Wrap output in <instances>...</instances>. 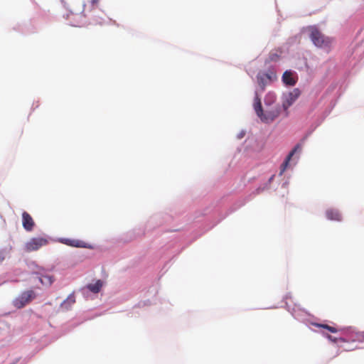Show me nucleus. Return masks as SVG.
<instances>
[{"label": "nucleus", "instance_id": "nucleus-1", "mask_svg": "<svg viewBox=\"0 0 364 364\" xmlns=\"http://www.w3.org/2000/svg\"><path fill=\"white\" fill-rule=\"evenodd\" d=\"M254 109L259 119L264 123H271L277 119L281 112L279 106H268L262 105L257 97L255 98Z\"/></svg>", "mask_w": 364, "mask_h": 364}, {"label": "nucleus", "instance_id": "nucleus-2", "mask_svg": "<svg viewBox=\"0 0 364 364\" xmlns=\"http://www.w3.org/2000/svg\"><path fill=\"white\" fill-rule=\"evenodd\" d=\"M308 32L312 43L318 48H328L331 47L333 39L326 36L316 26H309L305 28Z\"/></svg>", "mask_w": 364, "mask_h": 364}, {"label": "nucleus", "instance_id": "nucleus-3", "mask_svg": "<svg viewBox=\"0 0 364 364\" xmlns=\"http://www.w3.org/2000/svg\"><path fill=\"white\" fill-rule=\"evenodd\" d=\"M257 80L259 86L263 90L266 85L277 80V74L274 70L260 72L257 75Z\"/></svg>", "mask_w": 364, "mask_h": 364}, {"label": "nucleus", "instance_id": "nucleus-4", "mask_svg": "<svg viewBox=\"0 0 364 364\" xmlns=\"http://www.w3.org/2000/svg\"><path fill=\"white\" fill-rule=\"evenodd\" d=\"M35 296L36 294L32 290L23 291L14 300V305L16 308L21 309L26 304L30 302L32 299H33Z\"/></svg>", "mask_w": 364, "mask_h": 364}, {"label": "nucleus", "instance_id": "nucleus-5", "mask_svg": "<svg viewBox=\"0 0 364 364\" xmlns=\"http://www.w3.org/2000/svg\"><path fill=\"white\" fill-rule=\"evenodd\" d=\"M48 243L46 239L43 237H33L28 241L25 245L26 250L32 252L38 250L40 247L46 245Z\"/></svg>", "mask_w": 364, "mask_h": 364}, {"label": "nucleus", "instance_id": "nucleus-6", "mask_svg": "<svg viewBox=\"0 0 364 364\" xmlns=\"http://www.w3.org/2000/svg\"><path fill=\"white\" fill-rule=\"evenodd\" d=\"M300 95V91L299 89H294L291 92L284 95V100L282 102L283 108L287 110L290 106H291L294 102L298 99Z\"/></svg>", "mask_w": 364, "mask_h": 364}, {"label": "nucleus", "instance_id": "nucleus-7", "mask_svg": "<svg viewBox=\"0 0 364 364\" xmlns=\"http://www.w3.org/2000/svg\"><path fill=\"white\" fill-rule=\"evenodd\" d=\"M58 241L63 244L75 247H84V248H91L90 245H87L85 242L79 240H70L68 238H60Z\"/></svg>", "mask_w": 364, "mask_h": 364}, {"label": "nucleus", "instance_id": "nucleus-8", "mask_svg": "<svg viewBox=\"0 0 364 364\" xmlns=\"http://www.w3.org/2000/svg\"><path fill=\"white\" fill-rule=\"evenodd\" d=\"M22 225L23 228L28 232L31 231L34 227L33 220L27 212L22 213Z\"/></svg>", "mask_w": 364, "mask_h": 364}, {"label": "nucleus", "instance_id": "nucleus-9", "mask_svg": "<svg viewBox=\"0 0 364 364\" xmlns=\"http://www.w3.org/2000/svg\"><path fill=\"white\" fill-rule=\"evenodd\" d=\"M297 78L291 70H286L282 75V82L286 85L294 86L296 83Z\"/></svg>", "mask_w": 364, "mask_h": 364}, {"label": "nucleus", "instance_id": "nucleus-10", "mask_svg": "<svg viewBox=\"0 0 364 364\" xmlns=\"http://www.w3.org/2000/svg\"><path fill=\"white\" fill-rule=\"evenodd\" d=\"M301 149V146L300 144H297L288 154L287 156L285 161L283 162V164L281 166V174L285 171L286 168L289 166V163L291 159V157L294 156V154L298 151Z\"/></svg>", "mask_w": 364, "mask_h": 364}, {"label": "nucleus", "instance_id": "nucleus-11", "mask_svg": "<svg viewBox=\"0 0 364 364\" xmlns=\"http://www.w3.org/2000/svg\"><path fill=\"white\" fill-rule=\"evenodd\" d=\"M277 96L274 92H268L264 98V105L268 106H279L276 103Z\"/></svg>", "mask_w": 364, "mask_h": 364}, {"label": "nucleus", "instance_id": "nucleus-12", "mask_svg": "<svg viewBox=\"0 0 364 364\" xmlns=\"http://www.w3.org/2000/svg\"><path fill=\"white\" fill-rule=\"evenodd\" d=\"M326 215L328 220L340 221L341 220V215L340 213L333 209H328L326 212Z\"/></svg>", "mask_w": 364, "mask_h": 364}, {"label": "nucleus", "instance_id": "nucleus-13", "mask_svg": "<svg viewBox=\"0 0 364 364\" xmlns=\"http://www.w3.org/2000/svg\"><path fill=\"white\" fill-rule=\"evenodd\" d=\"M102 284H103L102 281L99 279L95 284H87L85 288L87 289L89 291L96 294L100 291V289L102 287Z\"/></svg>", "mask_w": 364, "mask_h": 364}, {"label": "nucleus", "instance_id": "nucleus-14", "mask_svg": "<svg viewBox=\"0 0 364 364\" xmlns=\"http://www.w3.org/2000/svg\"><path fill=\"white\" fill-rule=\"evenodd\" d=\"M75 302L73 294H70L66 299L61 303V307L65 310L70 309L71 306Z\"/></svg>", "mask_w": 364, "mask_h": 364}, {"label": "nucleus", "instance_id": "nucleus-15", "mask_svg": "<svg viewBox=\"0 0 364 364\" xmlns=\"http://www.w3.org/2000/svg\"><path fill=\"white\" fill-rule=\"evenodd\" d=\"M37 278L38 279L39 282L44 286L49 287L53 282V277L50 275H44L41 277L38 276Z\"/></svg>", "mask_w": 364, "mask_h": 364}, {"label": "nucleus", "instance_id": "nucleus-16", "mask_svg": "<svg viewBox=\"0 0 364 364\" xmlns=\"http://www.w3.org/2000/svg\"><path fill=\"white\" fill-rule=\"evenodd\" d=\"M316 326L320 328L327 329L328 331H329L331 333H337L338 331V330L336 328L328 326L327 324H316Z\"/></svg>", "mask_w": 364, "mask_h": 364}, {"label": "nucleus", "instance_id": "nucleus-17", "mask_svg": "<svg viewBox=\"0 0 364 364\" xmlns=\"http://www.w3.org/2000/svg\"><path fill=\"white\" fill-rule=\"evenodd\" d=\"M280 58V55L277 52H271L269 55L270 61H277Z\"/></svg>", "mask_w": 364, "mask_h": 364}, {"label": "nucleus", "instance_id": "nucleus-18", "mask_svg": "<svg viewBox=\"0 0 364 364\" xmlns=\"http://www.w3.org/2000/svg\"><path fill=\"white\" fill-rule=\"evenodd\" d=\"M326 338L333 343H337L338 341H345V340L341 338H338L331 335H326Z\"/></svg>", "mask_w": 364, "mask_h": 364}, {"label": "nucleus", "instance_id": "nucleus-19", "mask_svg": "<svg viewBox=\"0 0 364 364\" xmlns=\"http://www.w3.org/2000/svg\"><path fill=\"white\" fill-rule=\"evenodd\" d=\"M245 134H246V132H245V130H242V131H241V132L237 134V138L238 139H242V138L245 136Z\"/></svg>", "mask_w": 364, "mask_h": 364}, {"label": "nucleus", "instance_id": "nucleus-20", "mask_svg": "<svg viewBox=\"0 0 364 364\" xmlns=\"http://www.w3.org/2000/svg\"><path fill=\"white\" fill-rule=\"evenodd\" d=\"M4 259V257L0 254V262H2Z\"/></svg>", "mask_w": 364, "mask_h": 364}, {"label": "nucleus", "instance_id": "nucleus-21", "mask_svg": "<svg viewBox=\"0 0 364 364\" xmlns=\"http://www.w3.org/2000/svg\"><path fill=\"white\" fill-rule=\"evenodd\" d=\"M91 2L94 5L98 2V0H92Z\"/></svg>", "mask_w": 364, "mask_h": 364}]
</instances>
